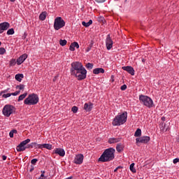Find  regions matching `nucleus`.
I'll return each instance as SVG.
<instances>
[{
    "label": "nucleus",
    "instance_id": "nucleus-1",
    "mask_svg": "<svg viewBox=\"0 0 179 179\" xmlns=\"http://www.w3.org/2000/svg\"><path fill=\"white\" fill-rule=\"evenodd\" d=\"M70 72L71 75L76 76L78 80H83V79H86V73H87V71L83 67L82 63L79 62L71 63Z\"/></svg>",
    "mask_w": 179,
    "mask_h": 179
},
{
    "label": "nucleus",
    "instance_id": "nucleus-2",
    "mask_svg": "<svg viewBox=\"0 0 179 179\" xmlns=\"http://www.w3.org/2000/svg\"><path fill=\"white\" fill-rule=\"evenodd\" d=\"M115 153V149L113 148L105 150L99 158V162H102L103 163L106 162H111L115 157V155H114Z\"/></svg>",
    "mask_w": 179,
    "mask_h": 179
},
{
    "label": "nucleus",
    "instance_id": "nucleus-3",
    "mask_svg": "<svg viewBox=\"0 0 179 179\" xmlns=\"http://www.w3.org/2000/svg\"><path fill=\"white\" fill-rule=\"evenodd\" d=\"M128 118V113L127 111L123 112L122 113H119L115 117L112 122V125L113 127H120V125H124L127 122Z\"/></svg>",
    "mask_w": 179,
    "mask_h": 179
},
{
    "label": "nucleus",
    "instance_id": "nucleus-4",
    "mask_svg": "<svg viewBox=\"0 0 179 179\" xmlns=\"http://www.w3.org/2000/svg\"><path fill=\"white\" fill-rule=\"evenodd\" d=\"M38 96L36 94H31L28 96L24 101V104L27 106H35L38 103Z\"/></svg>",
    "mask_w": 179,
    "mask_h": 179
},
{
    "label": "nucleus",
    "instance_id": "nucleus-5",
    "mask_svg": "<svg viewBox=\"0 0 179 179\" xmlns=\"http://www.w3.org/2000/svg\"><path fill=\"white\" fill-rule=\"evenodd\" d=\"M140 103L148 107V108H152L153 107V100L146 95H140L139 96Z\"/></svg>",
    "mask_w": 179,
    "mask_h": 179
},
{
    "label": "nucleus",
    "instance_id": "nucleus-6",
    "mask_svg": "<svg viewBox=\"0 0 179 179\" xmlns=\"http://www.w3.org/2000/svg\"><path fill=\"white\" fill-rule=\"evenodd\" d=\"M65 26V21L62 20V17H57L55 19V22L53 27L55 30H59V29H62Z\"/></svg>",
    "mask_w": 179,
    "mask_h": 179
},
{
    "label": "nucleus",
    "instance_id": "nucleus-7",
    "mask_svg": "<svg viewBox=\"0 0 179 179\" xmlns=\"http://www.w3.org/2000/svg\"><path fill=\"white\" fill-rule=\"evenodd\" d=\"M13 111H15V107L10 105H6L3 108V114L5 117H10L11 114H13Z\"/></svg>",
    "mask_w": 179,
    "mask_h": 179
},
{
    "label": "nucleus",
    "instance_id": "nucleus-8",
    "mask_svg": "<svg viewBox=\"0 0 179 179\" xmlns=\"http://www.w3.org/2000/svg\"><path fill=\"white\" fill-rule=\"evenodd\" d=\"M27 143H30V139L27 138L25 141H23L22 142H21L20 143L19 145L17 146V152H24V150H26V145H27Z\"/></svg>",
    "mask_w": 179,
    "mask_h": 179
},
{
    "label": "nucleus",
    "instance_id": "nucleus-9",
    "mask_svg": "<svg viewBox=\"0 0 179 179\" xmlns=\"http://www.w3.org/2000/svg\"><path fill=\"white\" fill-rule=\"evenodd\" d=\"M114 43L113 42V39L110 36V34H108L106 39V47L107 50H110L113 48V45Z\"/></svg>",
    "mask_w": 179,
    "mask_h": 179
},
{
    "label": "nucleus",
    "instance_id": "nucleus-10",
    "mask_svg": "<svg viewBox=\"0 0 179 179\" xmlns=\"http://www.w3.org/2000/svg\"><path fill=\"white\" fill-rule=\"evenodd\" d=\"M150 141V137L149 136H142L136 138V143H148Z\"/></svg>",
    "mask_w": 179,
    "mask_h": 179
},
{
    "label": "nucleus",
    "instance_id": "nucleus-11",
    "mask_svg": "<svg viewBox=\"0 0 179 179\" xmlns=\"http://www.w3.org/2000/svg\"><path fill=\"white\" fill-rule=\"evenodd\" d=\"M10 27V24L9 22H2L0 23V34H2L5 31L8 30Z\"/></svg>",
    "mask_w": 179,
    "mask_h": 179
},
{
    "label": "nucleus",
    "instance_id": "nucleus-12",
    "mask_svg": "<svg viewBox=\"0 0 179 179\" xmlns=\"http://www.w3.org/2000/svg\"><path fill=\"white\" fill-rule=\"evenodd\" d=\"M83 159H84L83 155L78 154L76 155L73 160V163H75V164H82L83 163Z\"/></svg>",
    "mask_w": 179,
    "mask_h": 179
},
{
    "label": "nucleus",
    "instance_id": "nucleus-13",
    "mask_svg": "<svg viewBox=\"0 0 179 179\" xmlns=\"http://www.w3.org/2000/svg\"><path fill=\"white\" fill-rule=\"evenodd\" d=\"M122 69H123V71H126V72H128V73H129L132 76L135 75V70L134 69V67L131 66H122Z\"/></svg>",
    "mask_w": 179,
    "mask_h": 179
},
{
    "label": "nucleus",
    "instance_id": "nucleus-14",
    "mask_svg": "<svg viewBox=\"0 0 179 179\" xmlns=\"http://www.w3.org/2000/svg\"><path fill=\"white\" fill-rule=\"evenodd\" d=\"M27 59V54H23L17 59V65H22Z\"/></svg>",
    "mask_w": 179,
    "mask_h": 179
},
{
    "label": "nucleus",
    "instance_id": "nucleus-15",
    "mask_svg": "<svg viewBox=\"0 0 179 179\" xmlns=\"http://www.w3.org/2000/svg\"><path fill=\"white\" fill-rule=\"evenodd\" d=\"M53 153H55V155H59V156H61V157H64V156H65V150L62 148H55L53 150Z\"/></svg>",
    "mask_w": 179,
    "mask_h": 179
},
{
    "label": "nucleus",
    "instance_id": "nucleus-16",
    "mask_svg": "<svg viewBox=\"0 0 179 179\" xmlns=\"http://www.w3.org/2000/svg\"><path fill=\"white\" fill-rule=\"evenodd\" d=\"M92 109H93V103H92L91 102L85 103L84 104V110L87 113H90V111H92Z\"/></svg>",
    "mask_w": 179,
    "mask_h": 179
},
{
    "label": "nucleus",
    "instance_id": "nucleus-17",
    "mask_svg": "<svg viewBox=\"0 0 179 179\" xmlns=\"http://www.w3.org/2000/svg\"><path fill=\"white\" fill-rule=\"evenodd\" d=\"M108 143H118V142H121V138H110L108 141Z\"/></svg>",
    "mask_w": 179,
    "mask_h": 179
},
{
    "label": "nucleus",
    "instance_id": "nucleus-18",
    "mask_svg": "<svg viewBox=\"0 0 179 179\" xmlns=\"http://www.w3.org/2000/svg\"><path fill=\"white\" fill-rule=\"evenodd\" d=\"M41 149H48V150H52V145L51 144H41Z\"/></svg>",
    "mask_w": 179,
    "mask_h": 179
},
{
    "label": "nucleus",
    "instance_id": "nucleus-19",
    "mask_svg": "<svg viewBox=\"0 0 179 179\" xmlns=\"http://www.w3.org/2000/svg\"><path fill=\"white\" fill-rule=\"evenodd\" d=\"M93 73H94L95 75H99V73H104V69L96 68L93 70Z\"/></svg>",
    "mask_w": 179,
    "mask_h": 179
},
{
    "label": "nucleus",
    "instance_id": "nucleus-20",
    "mask_svg": "<svg viewBox=\"0 0 179 179\" xmlns=\"http://www.w3.org/2000/svg\"><path fill=\"white\" fill-rule=\"evenodd\" d=\"M116 150L117 152H118L119 153L122 152V150H124V145H122V143H117V146H116Z\"/></svg>",
    "mask_w": 179,
    "mask_h": 179
},
{
    "label": "nucleus",
    "instance_id": "nucleus-21",
    "mask_svg": "<svg viewBox=\"0 0 179 179\" xmlns=\"http://www.w3.org/2000/svg\"><path fill=\"white\" fill-rule=\"evenodd\" d=\"M134 136L136 138H139L142 136V130L141 129H137L134 133Z\"/></svg>",
    "mask_w": 179,
    "mask_h": 179
},
{
    "label": "nucleus",
    "instance_id": "nucleus-22",
    "mask_svg": "<svg viewBox=\"0 0 179 179\" xmlns=\"http://www.w3.org/2000/svg\"><path fill=\"white\" fill-rule=\"evenodd\" d=\"M15 78L17 80V82H22V80L24 78V76H23V74L18 73L15 75Z\"/></svg>",
    "mask_w": 179,
    "mask_h": 179
},
{
    "label": "nucleus",
    "instance_id": "nucleus-23",
    "mask_svg": "<svg viewBox=\"0 0 179 179\" xmlns=\"http://www.w3.org/2000/svg\"><path fill=\"white\" fill-rule=\"evenodd\" d=\"M31 147H32V149L33 148H34V149H41V144H38L36 142L31 143Z\"/></svg>",
    "mask_w": 179,
    "mask_h": 179
},
{
    "label": "nucleus",
    "instance_id": "nucleus-24",
    "mask_svg": "<svg viewBox=\"0 0 179 179\" xmlns=\"http://www.w3.org/2000/svg\"><path fill=\"white\" fill-rule=\"evenodd\" d=\"M27 96V92H24V94L19 96L17 101H22L26 99V96Z\"/></svg>",
    "mask_w": 179,
    "mask_h": 179
},
{
    "label": "nucleus",
    "instance_id": "nucleus-25",
    "mask_svg": "<svg viewBox=\"0 0 179 179\" xmlns=\"http://www.w3.org/2000/svg\"><path fill=\"white\" fill-rule=\"evenodd\" d=\"M93 24V20H90L88 22H82V24L83 26H84V27H89V26H90V24Z\"/></svg>",
    "mask_w": 179,
    "mask_h": 179
},
{
    "label": "nucleus",
    "instance_id": "nucleus-26",
    "mask_svg": "<svg viewBox=\"0 0 179 179\" xmlns=\"http://www.w3.org/2000/svg\"><path fill=\"white\" fill-rule=\"evenodd\" d=\"M45 17H47V13L46 12H43L39 15L40 20H45Z\"/></svg>",
    "mask_w": 179,
    "mask_h": 179
},
{
    "label": "nucleus",
    "instance_id": "nucleus-27",
    "mask_svg": "<svg viewBox=\"0 0 179 179\" xmlns=\"http://www.w3.org/2000/svg\"><path fill=\"white\" fill-rule=\"evenodd\" d=\"M135 163H132L130 164L129 169L131 173H136V169H135Z\"/></svg>",
    "mask_w": 179,
    "mask_h": 179
},
{
    "label": "nucleus",
    "instance_id": "nucleus-28",
    "mask_svg": "<svg viewBox=\"0 0 179 179\" xmlns=\"http://www.w3.org/2000/svg\"><path fill=\"white\" fill-rule=\"evenodd\" d=\"M8 36H12L13 34H15V29L13 28H11L7 31Z\"/></svg>",
    "mask_w": 179,
    "mask_h": 179
},
{
    "label": "nucleus",
    "instance_id": "nucleus-29",
    "mask_svg": "<svg viewBox=\"0 0 179 179\" xmlns=\"http://www.w3.org/2000/svg\"><path fill=\"white\" fill-rule=\"evenodd\" d=\"M17 133V131L16 129L11 130L9 133L10 138H13V134Z\"/></svg>",
    "mask_w": 179,
    "mask_h": 179
},
{
    "label": "nucleus",
    "instance_id": "nucleus-30",
    "mask_svg": "<svg viewBox=\"0 0 179 179\" xmlns=\"http://www.w3.org/2000/svg\"><path fill=\"white\" fill-rule=\"evenodd\" d=\"M66 43H67V41H66V40H62V39H61L60 41H59V44H60V45H62V47H64V45H66Z\"/></svg>",
    "mask_w": 179,
    "mask_h": 179
},
{
    "label": "nucleus",
    "instance_id": "nucleus-31",
    "mask_svg": "<svg viewBox=\"0 0 179 179\" xmlns=\"http://www.w3.org/2000/svg\"><path fill=\"white\" fill-rule=\"evenodd\" d=\"M15 65H16V60L15 59H13L10 61V66H15Z\"/></svg>",
    "mask_w": 179,
    "mask_h": 179
},
{
    "label": "nucleus",
    "instance_id": "nucleus-32",
    "mask_svg": "<svg viewBox=\"0 0 179 179\" xmlns=\"http://www.w3.org/2000/svg\"><path fill=\"white\" fill-rule=\"evenodd\" d=\"M78 107L77 106H73L71 108V111L74 113L76 114V113H78Z\"/></svg>",
    "mask_w": 179,
    "mask_h": 179
},
{
    "label": "nucleus",
    "instance_id": "nucleus-33",
    "mask_svg": "<svg viewBox=\"0 0 179 179\" xmlns=\"http://www.w3.org/2000/svg\"><path fill=\"white\" fill-rule=\"evenodd\" d=\"M98 22H99L100 23H104V22H106V20L103 17H99Z\"/></svg>",
    "mask_w": 179,
    "mask_h": 179
},
{
    "label": "nucleus",
    "instance_id": "nucleus-34",
    "mask_svg": "<svg viewBox=\"0 0 179 179\" xmlns=\"http://www.w3.org/2000/svg\"><path fill=\"white\" fill-rule=\"evenodd\" d=\"M6 52V50H5V48H0V55H3Z\"/></svg>",
    "mask_w": 179,
    "mask_h": 179
},
{
    "label": "nucleus",
    "instance_id": "nucleus-35",
    "mask_svg": "<svg viewBox=\"0 0 179 179\" xmlns=\"http://www.w3.org/2000/svg\"><path fill=\"white\" fill-rule=\"evenodd\" d=\"M86 68H87V69H93V64L87 63L86 64Z\"/></svg>",
    "mask_w": 179,
    "mask_h": 179
},
{
    "label": "nucleus",
    "instance_id": "nucleus-36",
    "mask_svg": "<svg viewBox=\"0 0 179 179\" xmlns=\"http://www.w3.org/2000/svg\"><path fill=\"white\" fill-rule=\"evenodd\" d=\"M16 89H19L20 90H23L24 89V85H20L16 86Z\"/></svg>",
    "mask_w": 179,
    "mask_h": 179
},
{
    "label": "nucleus",
    "instance_id": "nucleus-37",
    "mask_svg": "<svg viewBox=\"0 0 179 179\" xmlns=\"http://www.w3.org/2000/svg\"><path fill=\"white\" fill-rule=\"evenodd\" d=\"M10 96H12V94L11 93H8V94H3V97L4 99H8V97H10Z\"/></svg>",
    "mask_w": 179,
    "mask_h": 179
},
{
    "label": "nucleus",
    "instance_id": "nucleus-38",
    "mask_svg": "<svg viewBox=\"0 0 179 179\" xmlns=\"http://www.w3.org/2000/svg\"><path fill=\"white\" fill-rule=\"evenodd\" d=\"M41 176L39 177V178L38 179H47V177H45V176H44V171H41Z\"/></svg>",
    "mask_w": 179,
    "mask_h": 179
},
{
    "label": "nucleus",
    "instance_id": "nucleus-39",
    "mask_svg": "<svg viewBox=\"0 0 179 179\" xmlns=\"http://www.w3.org/2000/svg\"><path fill=\"white\" fill-rule=\"evenodd\" d=\"M70 51H75V46L71 43L69 47Z\"/></svg>",
    "mask_w": 179,
    "mask_h": 179
},
{
    "label": "nucleus",
    "instance_id": "nucleus-40",
    "mask_svg": "<svg viewBox=\"0 0 179 179\" xmlns=\"http://www.w3.org/2000/svg\"><path fill=\"white\" fill-rule=\"evenodd\" d=\"M73 45H74V48H79V43L78 42H73Z\"/></svg>",
    "mask_w": 179,
    "mask_h": 179
},
{
    "label": "nucleus",
    "instance_id": "nucleus-41",
    "mask_svg": "<svg viewBox=\"0 0 179 179\" xmlns=\"http://www.w3.org/2000/svg\"><path fill=\"white\" fill-rule=\"evenodd\" d=\"M38 162V159H33L31 161V164H36V163H37Z\"/></svg>",
    "mask_w": 179,
    "mask_h": 179
},
{
    "label": "nucleus",
    "instance_id": "nucleus-42",
    "mask_svg": "<svg viewBox=\"0 0 179 179\" xmlns=\"http://www.w3.org/2000/svg\"><path fill=\"white\" fill-rule=\"evenodd\" d=\"M120 90L124 91V90H127V85H123L121 86Z\"/></svg>",
    "mask_w": 179,
    "mask_h": 179
},
{
    "label": "nucleus",
    "instance_id": "nucleus-43",
    "mask_svg": "<svg viewBox=\"0 0 179 179\" xmlns=\"http://www.w3.org/2000/svg\"><path fill=\"white\" fill-rule=\"evenodd\" d=\"M20 94V91H16L14 93H11V96H17V94Z\"/></svg>",
    "mask_w": 179,
    "mask_h": 179
},
{
    "label": "nucleus",
    "instance_id": "nucleus-44",
    "mask_svg": "<svg viewBox=\"0 0 179 179\" xmlns=\"http://www.w3.org/2000/svg\"><path fill=\"white\" fill-rule=\"evenodd\" d=\"M173 164H177V163H179V158H176L173 161Z\"/></svg>",
    "mask_w": 179,
    "mask_h": 179
},
{
    "label": "nucleus",
    "instance_id": "nucleus-45",
    "mask_svg": "<svg viewBox=\"0 0 179 179\" xmlns=\"http://www.w3.org/2000/svg\"><path fill=\"white\" fill-rule=\"evenodd\" d=\"M25 149H33V147L31 146V143L25 146Z\"/></svg>",
    "mask_w": 179,
    "mask_h": 179
},
{
    "label": "nucleus",
    "instance_id": "nucleus-46",
    "mask_svg": "<svg viewBox=\"0 0 179 179\" xmlns=\"http://www.w3.org/2000/svg\"><path fill=\"white\" fill-rule=\"evenodd\" d=\"M98 3H103V2H106V0H95Z\"/></svg>",
    "mask_w": 179,
    "mask_h": 179
},
{
    "label": "nucleus",
    "instance_id": "nucleus-47",
    "mask_svg": "<svg viewBox=\"0 0 179 179\" xmlns=\"http://www.w3.org/2000/svg\"><path fill=\"white\" fill-rule=\"evenodd\" d=\"M120 169H122V166H117L114 172L117 173V171H118V170H120Z\"/></svg>",
    "mask_w": 179,
    "mask_h": 179
},
{
    "label": "nucleus",
    "instance_id": "nucleus-48",
    "mask_svg": "<svg viewBox=\"0 0 179 179\" xmlns=\"http://www.w3.org/2000/svg\"><path fill=\"white\" fill-rule=\"evenodd\" d=\"M6 159H7V157L6 155L2 156V159L3 160H6Z\"/></svg>",
    "mask_w": 179,
    "mask_h": 179
},
{
    "label": "nucleus",
    "instance_id": "nucleus-49",
    "mask_svg": "<svg viewBox=\"0 0 179 179\" xmlns=\"http://www.w3.org/2000/svg\"><path fill=\"white\" fill-rule=\"evenodd\" d=\"M33 170H34V168L31 169H30V172H32Z\"/></svg>",
    "mask_w": 179,
    "mask_h": 179
},
{
    "label": "nucleus",
    "instance_id": "nucleus-50",
    "mask_svg": "<svg viewBox=\"0 0 179 179\" xmlns=\"http://www.w3.org/2000/svg\"><path fill=\"white\" fill-rule=\"evenodd\" d=\"M10 2H15V1H16V0H10Z\"/></svg>",
    "mask_w": 179,
    "mask_h": 179
},
{
    "label": "nucleus",
    "instance_id": "nucleus-51",
    "mask_svg": "<svg viewBox=\"0 0 179 179\" xmlns=\"http://www.w3.org/2000/svg\"><path fill=\"white\" fill-rule=\"evenodd\" d=\"M142 62H145V59H142Z\"/></svg>",
    "mask_w": 179,
    "mask_h": 179
},
{
    "label": "nucleus",
    "instance_id": "nucleus-52",
    "mask_svg": "<svg viewBox=\"0 0 179 179\" xmlns=\"http://www.w3.org/2000/svg\"><path fill=\"white\" fill-rule=\"evenodd\" d=\"M3 93H6V90H4V91L3 92Z\"/></svg>",
    "mask_w": 179,
    "mask_h": 179
},
{
    "label": "nucleus",
    "instance_id": "nucleus-53",
    "mask_svg": "<svg viewBox=\"0 0 179 179\" xmlns=\"http://www.w3.org/2000/svg\"><path fill=\"white\" fill-rule=\"evenodd\" d=\"M0 45H2V42L0 41Z\"/></svg>",
    "mask_w": 179,
    "mask_h": 179
},
{
    "label": "nucleus",
    "instance_id": "nucleus-54",
    "mask_svg": "<svg viewBox=\"0 0 179 179\" xmlns=\"http://www.w3.org/2000/svg\"><path fill=\"white\" fill-rule=\"evenodd\" d=\"M87 51H90V49H88V50Z\"/></svg>",
    "mask_w": 179,
    "mask_h": 179
},
{
    "label": "nucleus",
    "instance_id": "nucleus-55",
    "mask_svg": "<svg viewBox=\"0 0 179 179\" xmlns=\"http://www.w3.org/2000/svg\"><path fill=\"white\" fill-rule=\"evenodd\" d=\"M162 120H164V119H163V117H162Z\"/></svg>",
    "mask_w": 179,
    "mask_h": 179
},
{
    "label": "nucleus",
    "instance_id": "nucleus-56",
    "mask_svg": "<svg viewBox=\"0 0 179 179\" xmlns=\"http://www.w3.org/2000/svg\"><path fill=\"white\" fill-rule=\"evenodd\" d=\"M162 120H164V119H163V117H162Z\"/></svg>",
    "mask_w": 179,
    "mask_h": 179
}]
</instances>
